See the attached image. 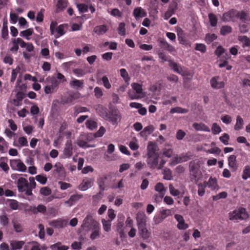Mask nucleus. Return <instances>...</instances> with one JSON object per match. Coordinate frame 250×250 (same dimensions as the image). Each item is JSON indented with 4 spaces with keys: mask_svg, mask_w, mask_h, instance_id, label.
<instances>
[{
    "mask_svg": "<svg viewBox=\"0 0 250 250\" xmlns=\"http://www.w3.org/2000/svg\"><path fill=\"white\" fill-rule=\"evenodd\" d=\"M228 161L229 168L232 171H235L238 168L236 156L234 155H231L228 157Z\"/></svg>",
    "mask_w": 250,
    "mask_h": 250,
    "instance_id": "obj_20",
    "label": "nucleus"
},
{
    "mask_svg": "<svg viewBox=\"0 0 250 250\" xmlns=\"http://www.w3.org/2000/svg\"><path fill=\"white\" fill-rule=\"evenodd\" d=\"M217 38V36L215 34L208 33L206 35L205 41L207 43L209 44L216 40Z\"/></svg>",
    "mask_w": 250,
    "mask_h": 250,
    "instance_id": "obj_48",
    "label": "nucleus"
},
{
    "mask_svg": "<svg viewBox=\"0 0 250 250\" xmlns=\"http://www.w3.org/2000/svg\"><path fill=\"white\" fill-rule=\"evenodd\" d=\"M131 87L135 92L132 91L128 93V96L131 99H138L144 97L141 84L133 83L131 84Z\"/></svg>",
    "mask_w": 250,
    "mask_h": 250,
    "instance_id": "obj_5",
    "label": "nucleus"
},
{
    "mask_svg": "<svg viewBox=\"0 0 250 250\" xmlns=\"http://www.w3.org/2000/svg\"><path fill=\"white\" fill-rule=\"evenodd\" d=\"M209 21L212 27H215L217 25V18L215 14L210 13L208 15Z\"/></svg>",
    "mask_w": 250,
    "mask_h": 250,
    "instance_id": "obj_39",
    "label": "nucleus"
},
{
    "mask_svg": "<svg viewBox=\"0 0 250 250\" xmlns=\"http://www.w3.org/2000/svg\"><path fill=\"white\" fill-rule=\"evenodd\" d=\"M158 55L159 58V59L161 60V62H168L170 60H168V57H170L169 56H167L164 53L159 51H158Z\"/></svg>",
    "mask_w": 250,
    "mask_h": 250,
    "instance_id": "obj_59",
    "label": "nucleus"
},
{
    "mask_svg": "<svg viewBox=\"0 0 250 250\" xmlns=\"http://www.w3.org/2000/svg\"><path fill=\"white\" fill-rule=\"evenodd\" d=\"M7 158L6 157H1L0 158V167L5 172H8L9 167L7 164Z\"/></svg>",
    "mask_w": 250,
    "mask_h": 250,
    "instance_id": "obj_34",
    "label": "nucleus"
},
{
    "mask_svg": "<svg viewBox=\"0 0 250 250\" xmlns=\"http://www.w3.org/2000/svg\"><path fill=\"white\" fill-rule=\"evenodd\" d=\"M72 142L69 139L66 141L63 149V155L65 158H70L73 154Z\"/></svg>",
    "mask_w": 250,
    "mask_h": 250,
    "instance_id": "obj_13",
    "label": "nucleus"
},
{
    "mask_svg": "<svg viewBox=\"0 0 250 250\" xmlns=\"http://www.w3.org/2000/svg\"><path fill=\"white\" fill-rule=\"evenodd\" d=\"M231 32L232 28L228 25L223 26L220 29V34L222 36H225Z\"/></svg>",
    "mask_w": 250,
    "mask_h": 250,
    "instance_id": "obj_44",
    "label": "nucleus"
},
{
    "mask_svg": "<svg viewBox=\"0 0 250 250\" xmlns=\"http://www.w3.org/2000/svg\"><path fill=\"white\" fill-rule=\"evenodd\" d=\"M195 49L202 53H205L207 50L206 46L203 43H196Z\"/></svg>",
    "mask_w": 250,
    "mask_h": 250,
    "instance_id": "obj_63",
    "label": "nucleus"
},
{
    "mask_svg": "<svg viewBox=\"0 0 250 250\" xmlns=\"http://www.w3.org/2000/svg\"><path fill=\"white\" fill-rule=\"evenodd\" d=\"M15 184L17 186L18 191L19 192H23L25 190L29 187V183L25 178L20 177L18 178Z\"/></svg>",
    "mask_w": 250,
    "mask_h": 250,
    "instance_id": "obj_10",
    "label": "nucleus"
},
{
    "mask_svg": "<svg viewBox=\"0 0 250 250\" xmlns=\"http://www.w3.org/2000/svg\"><path fill=\"white\" fill-rule=\"evenodd\" d=\"M107 30V27L105 25L96 26L94 28V32L98 35L104 34Z\"/></svg>",
    "mask_w": 250,
    "mask_h": 250,
    "instance_id": "obj_32",
    "label": "nucleus"
},
{
    "mask_svg": "<svg viewBox=\"0 0 250 250\" xmlns=\"http://www.w3.org/2000/svg\"><path fill=\"white\" fill-rule=\"evenodd\" d=\"M54 167L55 169L54 171L59 174H61L64 171L63 165L60 162L56 163L54 165Z\"/></svg>",
    "mask_w": 250,
    "mask_h": 250,
    "instance_id": "obj_51",
    "label": "nucleus"
},
{
    "mask_svg": "<svg viewBox=\"0 0 250 250\" xmlns=\"http://www.w3.org/2000/svg\"><path fill=\"white\" fill-rule=\"evenodd\" d=\"M75 99L74 94H70L68 96L62 99V102L63 104H69L72 103Z\"/></svg>",
    "mask_w": 250,
    "mask_h": 250,
    "instance_id": "obj_54",
    "label": "nucleus"
},
{
    "mask_svg": "<svg viewBox=\"0 0 250 250\" xmlns=\"http://www.w3.org/2000/svg\"><path fill=\"white\" fill-rule=\"evenodd\" d=\"M95 110L97 113L105 120L109 111L107 108L102 104H99L96 106Z\"/></svg>",
    "mask_w": 250,
    "mask_h": 250,
    "instance_id": "obj_16",
    "label": "nucleus"
},
{
    "mask_svg": "<svg viewBox=\"0 0 250 250\" xmlns=\"http://www.w3.org/2000/svg\"><path fill=\"white\" fill-rule=\"evenodd\" d=\"M19 39H21L20 38H18L17 39H14L13 41V46L10 48V50L12 52H17L18 50L19 47V44L21 45V43L19 42L18 41V40Z\"/></svg>",
    "mask_w": 250,
    "mask_h": 250,
    "instance_id": "obj_45",
    "label": "nucleus"
},
{
    "mask_svg": "<svg viewBox=\"0 0 250 250\" xmlns=\"http://www.w3.org/2000/svg\"><path fill=\"white\" fill-rule=\"evenodd\" d=\"M250 28V24L249 22H243L239 24V30L241 33H247Z\"/></svg>",
    "mask_w": 250,
    "mask_h": 250,
    "instance_id": "obj_40",
    "label": "nucleus"
},
{
    "mask_svg": "<svg viewBox=\"0 0 250 250\" xmlns=\"http://www.w3.org/2000/svg\"><path fill=\"white\" fill-rule=\"evenodd\" d=\"M189 167L191 181L195 182H197L202 176L199 167L195 163L192 164V162H190Z\"/></svg>",
    "mask_w": 250,
    "mask_h": 250,
    "instance_id": "obj_7",
    "label": "nucleus"
},
{
    "mask_svg": "<svg viewBox=\"0 0 250 250\" xmlns=\"http://www.w3.org/2000/svg\"><path fill=\"white\" fill-rule=\"evenodd\" d=\"M108 177V176L107 175L103 174L97 179V184L100 188V192H102L105 190L106 181ZM99 194H101V193Z\"/></svg>",
    "mask_w": 250,
    "mask_h": 250,
    "instance_id": "obj_18",
    "label": "nucleus"
},
{
    "mask_svg": "<svg viewBox=\"0 0 250 250\" xmlns=\"http://www.w3.org/2000/svg\"><path fill=\"white\" fill-rule=\"evenodd\" d=\"M83 198V195L80 194H76L71 195L69 200L66 202V203L73 205L76 202Z\"/></svg>",
    "mask_w": 250,
    "mask_h": 250,
    "instance_id": "obj_35",
    "label": "nucleus"
},
{
    "mask_svg": "<svg viewBox=\"0 0 250 250\" xmlns=\"http://www.w3.org/2000/svg\"><path fill=\"white\" fill-rule=\"evenodd\" d=\"M138 229L141 237L144 240H148L151 236V233L147 229L146 226L139 228Z\"/></svg>",
    "mask_w": 250,
    "mask_h": 250,
    "instance_id": "obj_21",
    "label": "nucleus"
},
{
    "mask_svg": "<svg viewBox=\"0 0 250 250\" xmlns=\"http://www.w3.org/2000/svg\"><path fill=\"white\" fill-rule=\"evenodd\" d=\"M219 76H214L210 80L211 86L214 89H221L225 86V83L223 81H220Z\"/></svg>",
    "mask_w": 250,
    "mask_h": 250,
    "instance_id": "obj_12",
    "label": "nucleus"
},
{
    "mask_svg": "<svg viewBox=\"0 0 250 250\" xmlns=\"http://www.w3.org/2000/svg\"><path fill=\"white\" fill-rule=\"evenodd\" d=\"M222 131L220 126L216 123H214L212 125L211 132L213 135L218 134Z\"/></svg>",
    "mask_w": 250,
    "mask_h": 250,
    "instance_id": "obj_46",
    "label": "nucleus"
},
{
    "mask_svg": "<svg viewBox=\"0 0 250 250\" xmlns=\"http://www.w3.org/2000/svg\"><path fill=\"white\" fill-rule=\"evenodd\" d=\"M133 15L136 20L145 17L147 16L146 10L141 7H137L134 8L133 11Z\"/></svg>",
    "mask_w": 250,
    "mask_h": 250,
    "instance_id": "obj_15",
    "label": "nucleus"
},
{
    "mask_svg": "<svg viewBox=\"0 0 250 250\" xmlns=\"http://www.w3.org/2000/svg\"><path fill=\"white\" fill-rule=\"evenodd\" d=\"M237 18L242 22L250 21V15L244 11H237Z\"/></svg>",
    "mask_w": 250,
    "mask_h": 250,
    "instance_id": "obj_24",
    "label": "nucleus"
},
{
    "mask_svg": "<svg viewBox=\"0 0 250 250\" xmlns=\"http://www.w3.org/2000/svg\"><path fill=\"white\" fill-rule=\"evenodd\" d=\"M243 124V119L240 117V116H237L236 118V123L234 126V129L235 130H239L242 128Z\"/></svg>",
    "mask_w": 250,
    "mask_h": 250,
    "instance_id": "obj_43",
    "label": "nucleus"
},
{
    "mask_svg": "<svg viewBox=\"0 0 250 250\" xmlns=\"http://www.w3.org/2000/svg\"><path fill=\"white\" fill-rule=\"evenodd\" d=\"M67 0H58L56 5V12H60L64 10L67 6Z\"/></svg>",
    "mask_w": 250,
    "mask_h": 250,
    "instance_id": "obj_25",
    "label": "nucleus"
},
{
    "mask_svg": "<svg viewBox=\"0 0 250 250\" xmlns=\"http://www.w3.org/2000/svg\"><path fill=\"white\" fill-rule=\"evenodd\" d=\"M198 195L199 196H203L205 193L206 188H207L206 185L205 183H200L198 184Z\"/></svg>",
    "mask_w": 250,
    "mask_h": 250,
    "instance_id": "obj_41",
    "label": "nucleus"
},
{
    "mask_svg": "<svg viewBox=\"0 0 250 250\" xmlns=\"http://www.w3.org/2000/svg\"><path fill=\"white\" fill-rule=\"evenodd\" d=\"M188 112V110L185 108H183L180 107H176L171 109L170 113L171 114L174 113H187Z\"/></svg>",
    "mask_w": 250,
    "mask_h": 250,
    "instance_id": "obj_47",
    "label": "nucleus"
},
{
    "mask_svg": "<svg viewBox=\"0 0 250 250\" xmlns=\"http://www.w3.org/2000/svg\"><path fill=\"white\" fill-rule=\"evenodd\" d=\"M237 11L231 9L228 12L224 13L222 19L224 21H233L235 18H237Z\"/></svg>",
    "mask_w": 250,
    "mask_h": 250,
    "instance_id": "obj_19",
    "label": "nucleus"
},
{
    "mask_svg": "<svg viewBox=\"0 0 250 250\" xmlns=\"http://www.w3.org/2000/svg\"><path fill=\"white\" fill-rule=\"evenodd\" d=\"M147 217L143 211H139L136 214V219L138 228L146 227L147 222Z\"/></svg>",
    "mask_w": 250,
    "mask_h": 250,
    "instance_id": "obj_9",
    "label": "nucleus"
},
{
    "mask_svg": "<svg viewBox=\"0 0 250 250\" xmlns=\"http://www.w3.org/2000/svg\"><path fill=\"white\" fill-rule=\"evenodd\" d=\"M238 39L243 48L250 47V39L246 36H239Z\"/></svg>",
    "mask_w": 250,
    "mask_h": 250,
    "instance_id": "obj_28",
    "label": "nucleus"
},
{
    "mask_svg": "<svg viewBox=\"0 0 250 250\" xmlns=\"http://www.w3.org/2000/svg\"><path fill=\"white\" fill-rule=\"evenodd\" d=\"M102 222L104 229L106 232L109 231L111 229V221L109 220L106 221L105 219H103Z\"/></svg>",
    "mask_w": 250,
    "mask_h": 250,
    "instance_id": "obj_52",
    "label": "nucleus"
},
{
    "mask_svg": "<svg viewBox=\"0 0 250 250\" xmlns=\"http://www.w3.org/2000/svg\"><path fill=\"white\" fill-rule=\"evenodd\" d=\"M92 230V233L90 235V238L92 240H94L97 238H98L101 234V226L100 225L96 227V228H93V229H91Z\"/></svg>",
    "mask_w": 250,
    "mask_h": 250,
    "instance_id": "obj_31",
    "label": "nucleus"
},
{
    "mask_svg": "<svg viewBox=\"0 0 250 250\" xmlns=\"http://www.w3.org/2000/svg\"><path fill=\"white\" fill-rule=\"evenodd\" d=\"M100 223L96 221L91 214H87L83 220L81 228L86 229L87 230H90L93 228H96Z\"/></svg>",
    "mask_w": 250,
    "mask_h": 250,
    "instance_id": "obj_3",
    "label": "nucleus"
},
{
    "mask_svg": "<svg viewBox=\"0 0 250 250\" xmlns=\"http://www.w3.org/2000/svg\"><path fill=\"white\" fill-rule=\"evenodd\" d=\"M10 166L11 169L20 172H25L27 167L20 159H12L10 160Z\"/></svg>",
    "mask_w": 250,
    "mask_h": 250,
    "instance_id": "obj_8",
    "label": "nucleus"
},
{
    "mask_svg": "<svg viewBox=\"0 0 250 250\" xmlns=\"http://www.w3.org/2000/svg\"><path fill=\"white\" fill-rule=\"evenodd\" d=\"M174 218L178 222L177 227L179 229H186L188 228V224L185 223V220L181 215L176 214L174 215Z\"/></svg>",
    "mask_w": 250,
    "mask_h": 250,
    "instance_id": "obj_14",
    "label": "nucleus"
},
{
    "mask_svg": "<svg viewBox=\"0 0 250 250\" xmlns=\"http://www.w3.org/2000/svg\"><path fill=\"white\" fill-rule=\"evenodd\" d=\"M121 76L124 79V81L126 83L130 80V78L125 68H122L120 70Z\"/></svg>",
    "mask_w": 250,
    "mask_h": 250,
    "instance_id": "obj_55",
    "label": "nucleus"
},
{
    "mask_svg": "<svg viewBox=\"0 0 250 250\" xmlns=\"http://www.w3.org/2000/svg\"><path fill=\"white\" fill-rule=\"evenodd\" d=\"M86 126L90 130H93L97 128V123L93 120H88L85 122Z\"/></svg>",
    "mask_w": 250,
    "mask_h": 250,
    "instance_id": "obj_42",
    "label": "nucleus"
},
{
    "mask_svg": "<svg viewBox=\"0 0 250 250\" xmlns=\"http://www.w3.org/2000/svg\"><path fill=\"white\" fill-rule=\"evenodd\" d=\"M64 30V26L63 24L60 25L58 27H57L56 29V32H57L58 36L56 37V38H58L60 36H62L65 34Z\"/></svg>",
    "mask_w": 250,
    "mask_h": 250,
    "instance_id": "obj_61",
    "label": "nucleus"
},
{
    "mask_svg": "<svg viewBox=\"0 0 250 250\" xmlns=\"http://www.w3.org/2000/svg\"><path fill=\"white\" fill-rule=\"evenodd\" d=\"M177 8L178 4L176 2H173L170 4L168 9L165 13L164 19L165 20L168 19L172 15L175 14Z\"/></svg>",
    "mask_w": 250,
    "mask_h": 250,
    "instance_id": "obj_17",
    "label": "nucleus"
},
{
    "mask_svg": "<svg viewBox=\"0 0 250 250\" xmlns=\"http://www.w3.org/2000/svg\"><path fill=\"white\" fill-rule=\"evenodd\" d=\"M169 66L173 70V71L177 73H180L179 67L180 66L177 63L175 62L172 60L168 61Z\"/></svg>",
    "mask_w": 250,
    "mask_h": 250,
    "instance_id": "obj_49",
    "label": "nucleus"
},
{
    "mask_svg": "<svg viewBox=\"0 0 250 250\" xmlns=\"http://www.w3.org/2000/svg\"><path fill=\"white\" fill-rule=\"evenodd\" d=\"M192 126L196 131H204L206 132H210V131L209 128L203 123H194L193 124Z\"/></svg>",
    "mask_w": 250,
    "mask_h": 250,
    "instance_id": "obj_27",
    "label": "nucleus"
},
{
    "mask_svg": "<svg viewBox=\"0 0 250 250\" xmlns=\"http://www.w3.org/2000/svg\"><path fill=\"white\" fill-rule=\"evenodd\" d=\"M77 7L79 11L82 13H84L88 11V6L84 3L77 4Z\"/></svg>",
    "mask_w": 250,
    "mask_h": 250,
    "instance_id": "obj_62",
    "label": "nucleus"
},
{
    "mask_svg": "<svg viewBox=\"0 0 250 250\" xmlns=\"http://www.w3.org/2000/svg\"><path fill=\"white\" fill-rule=\"evenodd\" d=\"M70 85L71 87L74 88H82L83 85V80L75 79L70 82Z\"/></svg>",
    "mask_w": 250,
    "mask_h": 250,
    "instance_id": "obj_37",
    "label": "nucleus"
},
{
    "mask_svg": "<svg viewBox=\"0 0 250 250\" xmlns=\"http://www.w3.org/2000/svg\"><path fill=\"white\" fill-rule=\"evenodd\" d=\"M26 210L34 214H37L39 213L45 214L46 211V207L42 204H40L37 207L30 206L27 208Z\"/></svg>",
    "mask_w": 250,
    "mask_h": 250,
    "instance_id": "obj_11",
    "label": "nucleus"
},
{
    "mask_svg": "<svg viewBox=\"0 0 250 250\" xmlns=\"http://www.w3.org/2000/svg\"><path fill=\"white\" fill-rule=\"evenodd\" d=\"M125 24L124 22L120 23L118 28V32L120 35L123 36L125 35Z\"/></svg>",
    "mask_w": 250,
    "mask_h": 250,
    "instance_id": "obj_53",
    "label": "nucleus"
},
{
    "mask_svg": "<svg viewBox=\"0 0 250 250\" xmlns=\"http://www.w3.org/2000/svg\"><path fill=\"white\" fill-rule=\"evenodd\" d=\"M173 213L171 209H165L161 210L159 214H156L153 219L154 223L158 225L162 223L167 217L172 215Z\"/></svg>",
    "mask_w": 250,
    "mask_h": 250,
    "instance_id": "obj_6",
    "label": "nucleus"
},
{
    "mask_svg": "<svg viewBox=\"0 0 250 250\" xmlns=\"http://www.w3.org/2000/svg\"><path fill=\"white\" fill-rule=\"evenodd\" d=\"M178 40L179 43L183 45H187L188 44V41L186 39L185 37L183 36L182 31L178 32L177 34Z\"/></svg>",
    "mask_w": 250,
    "mask_h": 250,
    "instance_id": "obj_56",
    "label": "nucleus"
},
{
    "mask_svg": "<svg viewBox=\"0 0 250 250\" xmlns=\"http://www.w3.org/2000/svg\"><path fill=\"white\" fill-rule=\"evenodd\" d=\"M229 219L231 220H245L249 217L246 209L244 208H240L238 210H235L230 212Z\"/></svg>",
    "mask_w": 250,
    "mask_h": 250,
    "instance_id": "obj_4",
    "label": "nucleus"
},
{
    "mask_svg": "<svg viewBox=\"0 0 250 250\" xmlns=\"http://www.w3.org/2000/svg\"><path fill=\"white\" fill-rule=\"evenodd\" d=\"M25 242L23 241L13 240L10 242V246L11 250H21Z\"/></svg>",
    "mask_w": 250,
    "mask_h": 250,
    "instance_id": "obj_26",
    "label": "nucleus"
},
{
    "mask_svg": "<svg viewBox=\"0 0 250 250\" xmlns=\"http://www.w3.org/2000/svg\"><path fill=\"white\" fill-rule=\"evenodd\" d=\"M6 202H9V206L11 209L16 210L19 208V202L14 199H7Z\"/></svg>",
    "mask_w": 250,
    "mask_h": 250,
    "instance_id": "obj_38",
    "label": "nucleus"
},
{
    "mask_svg": "<svg viewBox=\"0 0 250 250\" xmlns=\"http://www.w3.org/2000/svg\"><path fill=\"white\" fill-rule=\"evenodd\" d=\"M204 183L206 185V187H208L211 190H214L218 188L217 179L215 178L210 177L208 181H204Z\"/></svg>",
    "mask_w": 250,
    "mask_h": 250,
    "instance_id": "obj_23",
    "label": "nucleus"
},
{
    "mask_svg": "<svg viewBox=\"0 0 250 250\" xmlns=\"http://www.w3.org/2000/svg\"><path fill=\"white\" fill-rule=\"evenodd\" d=\"M122 118L120 111L115 107L109 108L105 120L110 122L113 125H117Z\"/></svg>",
    "mask_w": 250,
    "mask_h": 250,
    "instance_id": "obj_2",
    "label": "nucleus"
},
{
    "mask_svg": "<svg viewBox=\"0 0 250 250\" xmlns=\"http://www.w3.org/2000/svg\"><path fill=\"white\" fill-rule=\"evenodd\" d=\"M229 136L228 134L224 133L221 136L219 137V140L225 145H229Z\"/></svg>",
    "mask_w": 250,
    "mask_h": 250,
    "instance_id": "obj_50",
    "label": "nucleus"
},
{
    "mask_svg": "<svg viewBox=\"0 0 250 250\" xmlns=\"http://www.w3.org/2000/svg\"><path fill=\"white\" fill-rule=\"evenodd\" d=\"M36 179L42 185L45 184L47 180V178L45 175L41 174L37 175L36 176Z\"/></svg>",
    "mask_w": 250,
    "mask_h": 250,
    "instance_id": "obj_58",
    "label": "nucleus"
},
{
    "mask_svg": "<svg viewBox=\"0 0 250 250\" xmlns=\"http://www.w3.org/2000/svg\"><path fill=\"white\" fill-rule=\"evenodd\" d=\"M40 193L44 196H48L52 193L51 190L47 187H42L40 189Z\"/></svg>",
    "mask_w": 250,
    "mask_h": 250,
    "instance_id": "obj_57",
    "label": "nucleus"
},
{
    "mask_svg": "<svg viewBox=\"0 0 250 250\" xmlns=\"http://www.w3.org/2000/svg\"><path fill=\"white\" fill-rule=\"evenodd\" d=\"M76 62L75 61H70L66 62H64L62 64V68L68 71V70L73 65L76 64Z\"/></svg>",
    "mask_w": 250,
    "mask_h": 250,
    "instance_id": "obj_60",
    "label": "nucleus"
},
{
    "mask_svg": "<svg viewBox=\"0 0 250 250\" xmlns=\"http://www.w3.org/2000/svg\"><path fill=\"white\" fill-rule=\"evenodd\" d=\"M93 185V180L89 178H85L79 186V189L82 191H85Z\"/></svg>",
    "mask_w": 250,
    "mask_h": 250,
    "instance_id": "obj_22",
    "label": "nucleus"
},
{
    "mask_svg": "<svg viewBox=\"0 0 250 250\" xmlns=\"http://www.w3.org/2000/svg\"><path fill=\"white\" fill-rule=\"evenodd\" d=\"M19 42L21 43V47L26 48V50L28 52H32L34 50V46L32 43L25 42L22 39L18 40Z\"/></svg>",
    "mask_w": 250,
    "mask_h": 250,
    "instance_id": "obj_30",
    "label": "nucleus"
},
{
    "mask_svg": "<svg viewBox=\"0 0 250 250\" xmlns=\"http://www.w3.org/2000/svg\"><path fill=\"white\" fill-rule=\"evenodd\" d=\"M146 162L151 169H157L159 162L160 155L157 152L158 148L157 144L153 142H149L146 148Z\"/></svg>",
    "mask_w": 250,
    "mask_h": 250,
    "instance_id": "obj_1",
    "label": "nucleus"
},
{
    "mask_svg": "<svg viewBox=\"0 0 250 250\" xmlns=\"http://www.w3.org/2000/svg\"><path fill=\"white\" fill-rule=\"evenodd\" d=\"M74 74L78 77H82L84 76L86 72L82 68H76L73 70Z\"/></svg>",
    "mask_w": 250,
    "mask_h": 250,
    "instance_id": "obj_64",
    "label": "nucleus"
},
{
    "mask_svg": "<svg viewBox=\"0 0 250 250\" xmlns=\"http://www.w3.org/2000/svg\"><path fill=\"white\" fill-rule=\"evenodd\" d=\"M155 190L159 192V197L160 200H162L165 194V188L163 184L158 183L155 186Z\"/></svg>",
    "mask_w": 250,
    "mask_h": 250,
    "instance_id": "obj_29",
    "label": "nucleus"
},
{
    "mask_svg": "<svg viewBox=\"0 0 250 250\" xmlns=\"http://www.w3.org/2000/svg\"><path fill=\"white\" fill-rule=\"evenodd\" d=\"M242 178L244 180L250 178V166L249 165L245 166L242 172Z\"/></svg>",
    "mask_w": 250,
    "mask_h": 250,
    "instance_id": "obj_36",
    "label": "nucleus"
},
{
    "mask_svg": "<svg viewBox=\"0 0 250 250\" xmlns=\"http://www.w3.org/2000/svg\"><path fill=\"white\" fill-rule=\"evenodd\" d=\"M8 147V143L4 139V138L0 136V152H6Z\"/></svg>",
    "mask_w": 250,
    "mask_h": 250,
    "instance_id": "obj_33",
    "label": "nucleus"
}]
</instances>
